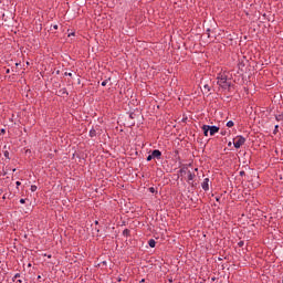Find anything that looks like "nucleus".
Here are the masks:
<instances>
[{
	"label": "nucleus",
	"instance_id": "18",
	"mask_svg": "<svg viewBox=\"0 0 283 283\" xmlns=\"http://www.w3.org/2000/svg\"><path fill=\"white\" fill-rule=\"evenodd\" d=\"M238 247H240V248L244 247V241H240V242L238 243Z\"/></svg>",
	"mask_w": 283,
	"mask_h": 283
},
{
	"label": "nucleus",
	"instance_id": "14",
	"mask_svg": "<svg viewBox=\"0 0 283 283\" xmlns=\"http://www.w3.org/2000/svg\"><path fill=\"white\" fill-rule=\"evenodd\" d=\"M258 187H260V181H256L255 184H252V189H255Z\"/></svg>",
	"mask_w": 283,
	"mask_h": 283
},
{
	"label": "nucleus",
	"instance_id": "1",
	"mask_svg": "<svg viewBox=\"0 0 283 283\" xmlns=\"http://www.w3.org/2000/svg\"><path fill=\"white\" fill-rule=\"evenodd\" d=\"M217 83L219 87H222V90H229V87H231V82L227 80V75L224 74H221L217 77Z\"/></svg>",
	"mask_w": 283,
	"mask_h": 283
},
{
	"label": "nucleus",
	"instance_id": "17",
	"mask_svg": "<svg viewBox=\"0 0 283 283\" xmlns=\"http://www.w3.org/2000/svg\"><path fill=\"white\" fill-rule=\"evenodd\" d=\"M36 189H38V187H36L35 185H32V186H31V191H32V192L36 191Z\"/></svg>",
	"mask_w": 283,
	"mask_h": 283
},
{
	"label": "nucleus",
	"instance_id": "36",
	"mask_svg": "<svg viewBox=\"0 0 283 283\" xmlns=\"http://www.w3.org/2000/svg\"><path fill=\"white\" fill-rule=\"evenodd\" d=\"M1 193H3V191H2V190H0V196H1Z\"/></svg>",
	"mask_w": 283,
	"mask_h": 283
},
{
	"label": "nucleus",
	"instance_id": "31",
	"mask_svg": "<svg viewBox=\"0 0 283 283\" xmlns=\"http://www.w3.org/2000/svg\"><path fill=\"white\" fill-rule=\"evenodd\" d=\"M216 200H217V202H219V201H220V198L217 197Z\"/></svg>",
	"mask_w": 283,
	"mask_h": 283
},
{
	"label": "nucleus",
	"instance_id": "8",
	"mask_svg": "<svg viewBox=\"0 0 283 283\" xmlns=\"http://www.w3.org/2000/svg\"><path fill=\"white\" fill-rule=\"evenodd\" d=\"M123 235H125L126 238H129V235H132V231L129 229H125L123 231Z\"/></svg>",
	"mask_w": 283,
	"mask_h": 283
},
{
	"label": "nucleus",
	"instance_id": "7",
	"mask_svg": "<svg viewBox=\"0 0 283 283\" xmlns=\"http://www.w3.org/2000/svg\"><path fill=\"white\" fill-rule=\"evenodd\" d=\"M148 245L150 247V249H155V248H156V240L150 239V240L148 241Z\"/></svg>",
	"mask_w": 283,
	"mask_h": 283
},
{
	"label": "nucleus",
	"instance_id": "21",
	"mask_svg": "<svg viewBox=\"0 0 283 283\" xmlns=\"http://www.w3.org/2000/svg\"><path fill=\"white\" fill-rule=\"evenodd\" d=\"M15 283H23V280L19 279L15 281Z\"/></svg>",
	"mask_w": 283,
	"mask_h": 283
},
{
	"label": "nucleus",
	"instance_id": "33",
	"mask_svg": "<svg viewBox=\"0 0 283 283\" xmlns=\"http://www.w3.org/2000/svg\"><path fill=\"white\" fill-rule=\"evenodd\" d=\"M38 280H41V275H38Z\"/></svg>",
	"mask_w": 283,
	"mask_h": 283
},
{
	"label": "nucleus",
	"instance_id": "15",
	"mask_svg": "<svg viewBox=\"0 0 283 283\" xmlns=\"http://www.w3.org/2000/svg\"><path fill=\"white\" fill-rule=\"evenodd\" d=\"M203 88L206 90V92H211V88L209 87L208 84H206V85L203 86Z\"/></svg>",
	"mask_w": 283,
	"mask_h": 283
},
{
	"label": "nucleus",
	"instance_id": "22",
	"mask_svg": "<svg viewBox=\"0 0 283 283\" xmlns=\"http://www.w3.org/2000/svg\"><path fill=\"white\" fill-rule=\"evenodd\" d=\"M191 181H193V178H189L188 179V182L191 184Z\"/></svg>",
	"mask_w": 283,
	"mask_h": 283
},
{
	"label": "nucleus",
	"instance_id": "9",
	"mask_svg": "<svg viewBox=\"0 0 283 283\" xmlns=\"http://www.w3.org/2000/svg\"><path fill=\"white\" fill-rule=\"evenodd\" d=\"M19 277H21V273L14 274V276L12 277V282H17V280H19Z\"/></svg>",
	"mask_w": 283,
	"mask_h": 283
},
{
	"label": "nucleus",
	"instance_id": "30",
	"mask_svg": "<svg viewBox=\"0 0 283 283\" xmlns=\"http://www.w3.org/2000/svg\"><path fill=\"white\" fill-rule=\"evenodd\" d=\"M227 133L226 132H221V135L224 136Z\"/></svg>",
	"mask_w": 283,
	"mask_h": 283
},
{
	"label": "nucleus",
	"instance_id": "26",
	"mask_svg": "<svg viewBox=\"0 0 283 283\" xmlns=\"http://www.w3.org/2000/svg\"><path fill=\"white\" fill-rule=\"evenodd\" d=\"M139 283H145V279H142V280L139 281Z\"/></svg>",
	"mask_w": 283,
	"mask_h": 283
},
{
	"label": "nucleus",
	"instance_id": "20",
	"mask_svg": "<svg viewBox=\"0 0 283 283\" xmlns=\"http://www.w3.org/2000/svg\"><path fill=\"white\" fill-rule=\"evenodd\" d=\"M27 199H20V205H25Z\"/></svg>",
	"mask_w": 283,
	"mask_h": 283
},
{
	"label": "nucleus",
	"instance_id": "39",
	"mask_svg": "<svg viewBox=\"0 0 283 283\" xmlns=\"http://www.w3.org/2000/svg\"><path fill=\"white\" fill-rule=\"evenodd\" d=\"M95 224H98V221H95Z\"/></svg>",
	"mask_w": 283,
	"mask_h": 283
},
{
	"label": "nucleus",
	"instance_id": "11",
	"mask_svg": "<svg viewBox=\"0 0 283 283\" xmlns=\"http://www.w3.org/2000/svg\"><path fill=\"white\" fill-rule=\"evenodd\" d=\"M3 156L4 158H8V160H10V153L8 150L3 151Z\"/></svg>",
	"mask_w": 283,
	"mask_h": 283
},
{
	"label": "nucleus",
	"instance_id": "2",
	"mask_svg": "<svg viewBox=\"0 0 283 283\" xmlns=\"http://www.w3.org/2000/svg\"><path fill=\"white\" fill-rule=\"evenodd\" d=\"M244 143H247V138L242 137L241 135L237 136L233 139V145H234L235 149H240V147H242V145H244Z\"/></svg>",
	"mask_w": 283,
	"mask_h": 283
},
{
	"label": "nucleus",
	"instance_id": "19",
	"mask_svg": "<svg viewBox=\"0 0 283 283\" xmlns=\"http://www.w3.org/2000/svg\"><path fill=\"white\" fill-rule=\"evenodd\" d=\"M105 85H107V80L102 82V86L105 87Z\"/></svg>",
	"mask_w": 283,
	"mask_h": 283
},
{
	"label": "nucleus",
	"instance_id": "32",
	"mask_svg": "<svg viewBox=\"0 0 283 283\" xmlns=\"http://www.w3.org/2000/svg\"><path fill=\"white\" fill-rule=\"evenodd\" d=\"M48 258L51 259V258H52V254H49Z\"/></svg>",
	"mask_w": 283,
	"mask_h": 283
},
{
	"label": "nucleus",
	"instance_id": "28",
	"mask_svg": "<svg viewBox=\"0 0 283 283\" xmlns=\"http://www.w3.org/2000/svg\"><path fill=\"white\" fill-rule=\"evenodd\" d=\"M240 176H244V171H240Z\"/></svg>",
	"mask_w": 283,
	"mask_h": 283
},
{
	"label": "nucleus",
	"instance_id": "25",
	"mask_svg": "<svg viewBox=\"0 0 283 283\" xmlns=\"http://www.w3.org/2000/svg\"><path fill=\"white\" fill-rule=\"evenodd\" d=\"M216 280H217L216 276H213V277L211 279V282H216Z\"/></svg>",
	"mask_w": 283,
	"mask_h": 283
},
{
	"label": "nucleus",
	"instance_id": "29",
	"mask_svg": "<svg viewBox=\"0 0 283 283\" xmlns=\"http://www.w3.org/2000/svg\"><path fill=\"white\" fill-rule=\"evenodd\" d=\"M6 72H7V74H10V69H8Z\"/></svg>",
	"mask_w": 283,
	"mask_h": 283
},
{
	"label": "nucleus",
	"instance_id": "38",
	"mask_svg": "<svg viewBox=\"0 0 283 283\" xmlns=\"http://www.w3.org/2000/svg\"><path fill=\"white\" fill-rule=\"evenodd\" d=\"M69 76H72V73H69Z\"/></svg>",
	"mask_w": 283,
	"mask_h": 283
},
{
	"label": "nucleus",
	"instance_id": "27",
	"mask_svg": "<svg viewBox=\"0 0 283 283\" xmlns=\"http://www.w3.org/2000/svg\"><path fill=\"white\" fill-rule=\"evenodd\" d=\"M279 127H280V126H279V125H276V126H275V130H274V132H277V128H279Z\"/></svg>",
	"mask_w": 283,
	"mask_h": 283
},
{
	"label": "nucleus",
	"instance_id": "41",
	"mask_svg": "<svg viewBox=\"0 0 283 283\" xmlns=\"http://www.w3.org/2000/svg\"><path fill=\"white\" fill-rule=\"evenodd\" d=\"M6 132V129H2V133Z\"/></svg>",
	"mask_w": 283,
	"mask_h": 283
},
{
	"label": "nucleus",
	"instance_id": "23",
	"mask_svg": "<svg viewBox=\"0 0 283 283\" xmlns=\"http://www.w3.org/2000/svg\"><path fill=\"white\" fill-rule=\"evenodd\" d=\"M15 185H17V187H20L21 182H20V181H17Z\"/></svg>",
	"mask_w": 283,
	"mask_h": 283
},
{
	"label": "nucleus",
	"instance_id": "10",
	"mask_svg": "<svg viewBox=\"0 0 283 283\" xmlns=\"http://www.w3.org/2000/svg\"><path fill=\"white\" fill-rule=\"evenodd\" d=\"M249 180H247V179H242V181H241V184L244 186V187H249V188H251V186H249Z\"/></svg>",
	"mask_w": 283,
	"mask_h": 283
},
{
	"label": "nucleus",
	"instance_id": "4",
	"mask_svg": "<svg viewBox=\"0 0 283 283\" xmlns=\"http://www.w3.org/2000/svg\"><path fill=\"white\" fill-rule=\"evenodd\" d=\"M151 155H153V159L156 158L157 160H160L163 153L158 149H155L153 150Z\"/></svg>",
	"mask_w": 283,
	"mask_h": 283
},
{
	"label": "nucleus",
	"instance_id": "6",
	"mask_svg": "<svg viewBox=\"0 0 283 283\" xmlns=\"http://www.w3.org/2000/svg\"><path fill=\"white\" fill-rule=\"evenodd\" d=\"M201 129L203 132V136H209V125H203Z\"/></svg>",
	"mask_w": 283,
	"mask_h": 283
},
{
	"label": "nucleus",
	"instance_id": "24",
	"mask_svg": "<svg viewBox=\"0 0 283 283\" xmlns=\"http://www.w3.org/2000/svg\"><path fill=\"white\" fill-rule=\"evenodd\" d=\"M53 28H54V30H59V25H56V24Z\"/></svg>",
	"mask_w": 283,
	"mask_h": 283
},
{
	"label": "nucleus",
	"instance_id": "35",
	"mask_svg": "<svg viewBox=\"0 0 283 283\" xmlns=\"http://www.w3.org/2000/svg\"><path fill=\"white\" fill-rule=\"evenodd\" d=\"M228 145H229V147H231V142Z\"/></svg>",
	"mask_w": 283,
	"mask_h": 283
},
{
	"label": "nucleus",
	"instance_id": "13",
	"mask_svg": "<svg viewBox=\"0 0 283 283\" xmlns=\"http://www.w3.org/2000/svg\"><path fill=\"white\" fill-rule=\"evenodd\" d=\"M233 125H235V124L233 123V120H229V122L227 123V127H233Z\"/></svg>",
	"mask_w": 283,
	"mask_h": 283
},
{
	"label": "nucleus",
	"instance_id": "34",
	"mask_svg": "<svg viewBox=\"0 0 283 283\" xmlns=\"http://www.w3.org/2000/svg\"><path fill=\"white\" fill-rule=\"evenodd\" d=\"M95 231H96V233H98L99 230H98V229H95Z\"/></svg>",
	"mask_w": 283,
	"mask_h": 283
},
{
	"label": "nucleus",
	"instance_id": "40",
	"mask_svg": "<svg viewBox=\"0 0 283 283\" xmlns=\"http://www.w3.org/2000/svg\"><path fill=\"white\" fill-rule=\"evenodd\" d=\"M220 261H222V258H219Z\"/></svg>",
	"mask_w": 283,
	"mask_h": 283
},
{
	"label": "nucleus",
	"instance_id": "16",
	"mask_svg": "<svg viewBox=\"0 0 283 283\" xmlns=\"http://www.w3.org/2000/svg\"><path fill=\"white\" fill-rule=\"evenodd\" d=\"M150 160H154V156L151 154L148 155V157H147V161L149 163Z\"/></svg>",
	"mask_w": 283,
	"mask_h": 283
},
{
	"label": "nucleus",
	"instance_id": "12",
	"mask_svg": "<svg viewBox=\"0 0 283 283\" xmlns=\"http://www.w3.org/2000/svg\"><path fill=\"white\" fill-rule=\"evenodd\" d=\"M148 191H150V193H158V191H157L156 188H154V187H150V188L148 189Z\"/></svg>",
	"mask_w": 283,
	"mask_h": 283
},
{
	"label": "nucleus",
	"instance_id": "3",
	"mask_svg": "<svg viewBox=\"0 0 283 283\" xmlns=\"http://www.w3.org/2000/svg\"><path fill=\"white\" fill-rule=\"evenodd\" d=\"M208 132H209L210 136H216V134H218V132H220V127L209 126Z\"/></svg>",
	"mask_w": 283,
	"mask_h": 283
},
{
	"label": "nucleus",
	"instance_id": "42",
	"mask_svg": "<svg viewBox=\"0 0 283 283\" xmlns=\"http://www.w3.org/2000/svg\"><path fill=\"white\" fill-rule=\"evenodd\" d=\"M200 283H203V282H200Z\"/></svg>",
	"mask_w": 283,
	"mask_h": 283
},
{
	"label": "nucleus",
	"instance_id": "37",
	"mask_svg": "<svg viewBox=\"0 0 283 283\" xmlns=\"http://www.w3.org/2000/svg\"><path fill=\"white\" fill-rule=\"evenodd\" d=\"M19 63H15V66L18 67Z\"/></svg>",
	"mask_w": 283,
	"mask_h": 283
},
{
	"label": "nucleus",
	"instance_id": "5",
	"mask_svg": "<svg viewBox=\"0 0 283 283\" xmlns=\"http://www.w3.org/2000/svg\"><path fill=\"white\" fill-rule=\"evenodd\" d=\"M203 191H209V178H206L201 184Z\"/></svg>",
	"mask_w": 283,
	"mask_h": 283
}]
</instances>
